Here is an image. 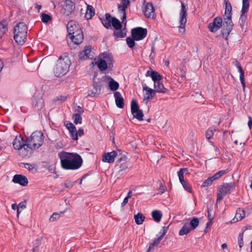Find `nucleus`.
Listing matches in <instances>:
<instances>
[{"instance_id":"obj_1","label":"nucleus","mask_w":252,"mask_h":252,"mask_svg":"<svg viewBox=\"0 0 252 252\" xmlns=\"http://www.w3.org/2000/svg\"><path fill=\"white\" fill-rule=\"evenodd\" d=\"M62 168L75 170L79 169L83 164L82 157L76 153L62 151L58 154Z\"/></svg>"},{"instance_id":"obj_2","label":"nucleus","mask_w":252,"mask_h":252,"mask_svg":"<svg viewBox=\"0 0 252 252\" xmlns=\"http://www.w3.org/2000/svg\"><path fill=\"white\" fill-rule=\"evenodd\" d=\"M71 61L67 56H61L54 68V73L56 77H61L68 71Z\"/></svg>"},{"instance_id":"obj_3","label":"nucleus","mask_w":252,"mask_h":252,"mask_svg":"<svg viewBox=\"0 0 252 252\" xmlns=\"http://www.w3.org/2000/svg\"><path fill=\"white\" fill-rule=\"evenodd\" d=\"M28 27L24 22L17 24L14 29V39L15 42L20 45H23L27 36Z\"/></svg>"},{"instance_id":"obj_4","label":"nucleus","mask_w":252,"mask_h":252,"mask_svg":"<svg viewBox=\"0 0 252 252\" xmlns=\"http://www.w3.org/2000/svg\"><path fill=\"white\" fill-rule=\"evenodd\" d=\"M43 133L39 131L33 132L29 138L26 139L28 148L32 150L38 149L43 143Z\"/></svg>"},{"instance_id":"obj_5","label":"nucleus","mask_w":252,"mask_h":252,"mask_svg":"<svg viewBox=\"0 0 252 252\" xmlns=\"http://www.w3.org/2000/svg\"><path fill=\"white\" fill-rule=\"evenodd\" d=\"M13 146L15 149L20 151L19 155L22 157H29L32 155V150L28 149L26 140H24L21 136L15 137Z\"/></svg>"},{"instance_id":"obj_6","label":"nucleus","mask_w":252,"mask_h":252,"mask_svg":"<svg viewBox=\"0 0 252 252\" xmlns=\"http://www.w3.org/2000/svg\"><path fill=\"white\" fill-rule=\"evenodd\" d=\"M236 184L234 182L223 183L217 190V203L220 201L227 194L235 190Z\"/></svg>"},{"instance_id":"obj_7","label":"nucleus","mask_w":252,"mask_h":252,"mask_svg":"<svg viewBox=\"0 0 252 252\" xmlns=\"http://www.w3.org/2000/svg\"><path fill=\"white\" fill-rule=\"evenodd\" d=\"M223 28L221 30L222 36L225 39H227V37L230 32L232 31L233 24L232 21V16L223 15Z\"/></svg>"},{"instance_id":"obj_8","label":"nucleus","mask_w":252,"mask_h":252,"mask_svg":"<svg viewBox=\"0 0 252 252\" xmlns=\"http://www.w3.org/2000/svg\"><path fill=\"white\" fill-rule=\"evenodd\" d=\"M181 10L180 13V26L179 28V32L180 33H184L185 32V26L186 24L187 21V9L186 7V5L184 4V2L181 1Z\"/></svg>"},{"instance_id":"obj_9","label":"nucleus","mask_w":252,"mask_h":252,"mask_svg":"<svg viewBox=\"0 0 252 252\" xmlns=\"http://www.w3.org/2000/svg\"><path fill=\"white\" fill-rule=\"evenodd\" d=\"M32 106L37 111H40L44 106V100L39 92H36L32 99Z\"/></svg>"},{"instance_id":"obj_10","label":"nucleus","mask_w":252,"mask_h":252,"mask_svg":"<svg viewBox=\"0 0 252 252\" xmlns=\"http://www.w3.org/2000/svg\"><path fill=\"white\" fill-rule=\"evenodd\" d=\"M147 34V30L142 27H137L132 29V37L136 41H139L144 39Z\"/></svg>"},{"instance_id":"obj_11","label":"nucleus","mask_w":252,"mask_h":252,"mask_svg":"<svg viewBox=\"0 0 252 252\" xmlns=\"http://www.w3.org/2000/svg\"><path fill=\"white\" fill-rule=\"evenodd\" d=\"M130 4L129 0H121V4L118 5L119 12L123 15L122 23L124 24L126 23V9L130 6Z\"/></svg>"},{"instance_id":"obj_12","label":"nucleus","mask_w":252,"mask_h":252,"mask_svg":"<svg viewBox=\"0 0 252 252\" xmlns=\"http://www.w3.org/2000/svg\"><path fill=\"white\" fill-rule=\"evenodd\" d=\"M131 111L133 117L139 121L143 120V114L141 110L139 109V106L135 100L131 102Z\"/></svg>"},{"instance_id":"obj_13","label":"nucleus","mask_w":252,"mask_h":252,"mask_svg":"<svg viewBox=\"0 0 252 252\" xmlns=\"http://www.w3.org/2000/svg\"><path fill=\"white\" fill-rule=\"evenodd\" d=\"M75 4L70 0H65L61 10L62 13L66 16H69L74 11Z\"/></svg>"},{"instance_id":"obj_14","label":"nucleus","mask_w":252,"mask_h":252,"mask_svg":"<svg viewBox=\"0 0 252 252\" xmlns=\"http://www.w3.org/2000/svg\"><path fill=\"white\" fill-rule=\"evenodd\" d=\"M143 12L145 17L148 18L155 19L156 15L155 10L153 4L151 2H148L144 7Z\"/></svg>"},{"instance_id":"obj_15","label":"nucleus","mask_w":252,"mask_h":252,"mask_svg":"<svg viewBox=\"0 0 252 252\" xmlns=\"http://www.w3.org/2000/svg\"><path fill=\"white\" fill-rule=\"evenodd\" d=\"M222 20L220 17H216L212 23L208 25V28L212 32H216L222 26Z\"/></svg>"},{"instance_id":"obj_16","label":"nucleus","mask_w":252,"mask_h":252,"mask_svg":"<svg viewBox=\"0 0 252 252\" xmlns=\"http://www.w3.org/2000/svg\"><path fill=\"white\" fill-rule=\"evenodd\" d=\"M114 17H112L110 14L106 13L104 16L99 17L100 21L101 22L103 26L107 29H111V24Z\"/></svg>"},{"instance_id":"obj_17","label":"nucleus","mask_w":252,"mask_h":252,"mask_svg":"<svg viewBox=\"0 0 252 252\" xmlns=\"http://www.w3.org/2000/svg\"><path fill=\"white\" fill-rule=\"evenodd\" d=\"M12 181L22 186H26L28 184V180L27 177L21 174H16L14 176Z\"/></svg>"},{"instance_id":"obj_18","label":"nucleus","mask_w":252,"mask_h":252,"mask_svg":"<svg viewBox=\"0 0 252 252\" xmlns=\"http://www.w3.org/2000/svg\"><path fill=\"white\" fill-rule=\"evenodd\" d=\"M168 229V227H166L165 226L162 227V234L159 236L158 238H155L153 241V243H151L149 247V249L147 252H150V251L153 249L154 247L156 245H158L160 242V241L163 239L164 236L167 232Z\"/></svg>"},{"instance_id":"obj_19","label":"nucleus","mask_w":252,"mask_h":252,"mask_svg":"<svg viewBox=\"0 0 252 252\" xmlns=\"http://www.w3.org/2000/svg\"><path fill=\"white\" fill-rule=\"evenodd\" d=\"M117 156V153L115 151L109 153H106L103 155L102 160L103 162L109 163H113Z\"/></svg>"},{"instance_id":"obj_20","label":"nucleus","mask_w":252,"mask_h":252,"mask_svg":"<svg viewBox=\"0 0 252 252\" xmlns=\"http://www.w3.org/2000/svg\"><path fill=\"white\" fill-rule=\"evenodd\" d=\"M250 3H243L242 8L241 11V16L239 20V22L241 25H243L247 19V17L246 13L248 11Z\"/></svg>"},{"instance_id":"obj_21","label":"nucleus","mask_w":252,"mask_h":252,"mask_svg":"<svg viewBox=\"0 0 252 252\" xmlns=\"http://www.w3.org/2000/svg\"><path fill=\"white\" fill-rule=\"evenodd\" d=\"M146 76L147 77L150 76L154 83H156L158 82L161 81L162 79V77L158 72L153 70H148L146 72Z\"/></svg>"},{"instance_id":"obj_22","label":"nucleus","mask_w":252,"mask_h":252,"mask_svg":"<svg viewBox=\"0 0 252 252\" xmlns=\"http://www.w3.org/2000/svg\"><path fill=\"white\" fill-rule=\"evenodd\" d=\"M80 27L79 25L75 21H70L66 25L68 35H71L76 30Z\"/></svg>"},{"instance_id":"obj_23","label":"nucleus","mask_w":252,"mask_h":252,"mask_svg":"<svg viewBox=\"0 0 252 252\" xmlns=\"http://www.w3.org/2000/svg\"><path fill=\"white\" fill-rule=\"evenodd\" d=\"M101 57L103 58V60H105L106 63H107V64L108 66V68L109 69V70H111L113 66L114 62V60L112 56L109 53L104 52L102 53Z\"/></svg>"},{"instance_id":"obj_24","label":"nucleus","mask_w":252,"mask_h":252,"mask_svg":"<svg viewBox=\"0 0 252 252\" xmlns=\"http://www.w3.org/2000/svg\"><path fill=\"white\" fill-rule=\"evenodd\" d=\"M114 97L115 98V102L116 106L121 109L124 107V99L121 95L119 92H115L114 93Z\"/></svg>"},{"instance_id":"obj_25","label":"nucleus","mask_w":252,"mask_h":252,"mask_svg":"<svg viewBox=\"0 0 252 252\" xmlns=\"http://www.w3.org/2000/svg\"><path fill=\"white\" fill-rule=\"evenodd\" d=\"M104 78H105L107 80H109L108 85L111 91H115L118 89L119 87V84L117 82L113 80V79L110 76H105Z\"/></svg>"},{"instance_id":"obj_26","label":"nucleus","mask_w":252,"mask_h":252,"mask_svg":"<svg viewBox=\"0 0 252 252\" xmlns=\"http://www.w3.org/2000/svg\"><path fill=\"white\" fill-rule=\"evenodd\" d=\"M93 88L94 91H91L89 93L88 96H95L96 94H99L101 91V85L100 82L93 81Z\"/></svg>"},{"instance_id":"obj_27","label":"nucleus","mask_w":252,"mask_h":252,"mask_svg":"<svg viewBox=\"0 0 252 252\" xmlns=\"http://www.w3.org/2000/svg\"><path fill=\"white\" fill-rule=\"evenodd\" d=\"M154 88L158 93L165 94L169 92L168 89L164 87L161 81L154 83Z\"/></svg>"},{"instance_id":"obj_28","label":"nucleus","mask_w":252,"mask_h":252,"mask_svg":"<svg viewBox=\"0 0 252 252\" xmlns=\"http://www.w3.org/2000/svg\"><path fill=\"white\" fill-rule=\"evenodd\" d=\"M70 38L74 44L79 45L83 42L84 39L83 32L78 35L73 34L72 36H70Z\"/></svg>"},{"instance_id":"obj_29","label":"nucleus","mask_w":252,"mask_h":252,"mask_svg":"<svg viewBox=\"0 0 252 252\" xmlns=\"http://www.w3.org/2000/svg\"><path fill=\"white\" fill-rule=\"evenodd\" d=\"M245 217V211L241 209L238 208L236 211V213L235 216V218L233 219L234 220V222H236L239 220H241Z\"/></svg>"},{"instance_id":"obj_30","label":"nucleus","mask_w":252,"mask_h":252,"mask_svg":"<svg viewBox=\"0 0 252 252\" xmlns=\"http://www.w3.org/2000/svg\"><path fill=\"white\" fill-rule=\"evenodd\" d=\"M94 9L93 6L88 4L87 8L86 11L85 18L87 19H91L94 15Z\"/></svg>"},{"instance_id":"obj_31","label":"nucleus","mask_w":252,"mask_h":252,"mask_svg":"<svg viewBox=\"0 0 252 252\" xmlns=\"http://www.w3.org/2000/svg\"><path fill=\"white\" fill-rule=\"evenodd\" d=\"M152 216L155 221L158 222L161 220L162 214L160 211L154 210L152 212Z\"/></svg>"},{"instance_id":"obj_32","label":"nucleus","mask_w":252,"mask_h":252,"mask_svg":"<svg viewBox=\"0 0 252 252\" xmlns=\"http://www.w3.org/2000/svg\"><path fill=\"white\" fill-rule=\"evenodd\" d=\"M111 26H112L115 30H119L122 29L123 25L122 23L116 18L114 17Z\"/></svg>"},{"instance_id":"obj_33","label":"nucleus","mask_w":252,"mask_h":252,"mask_svg":"<svg viewBox=\"0 0 252 252\" xmlns=\"http://www.w3.org/2000/svg\"><path fill=\"white\" fill-rule=\"evenodd\" d=\"M189 223H185L182 228L180 230L179 232V235L180 236H183L184 235H187L189 234L191 231V229L188 226Z\"/></svg>"},{"instance_id":"obj_34","label":"nucleus","mask_w":252,"mask_h":252,"mask_svg":"<svg viewBox=\"0 0 252 252\" xmlns=\"http://www.w3.org/2000/svg\"><path fill=\"white\" fill-rule=\"evenodd\" d=\"M224 3L225 4V12L224 16L231 15L232 16V6L228 0H224Z\"/></svg>"},{"instance_id":"obj_35","label":"nucleus","mask_w":252,"mask_h":252,"mask_svg":"<svg viewBox=\"0 0 252 252\" xmlns=\"http://www.w3.org/2000/svg\"><path fill=\"white\" fill-rule=\"evenodd\" d=\"M97 66L100 71H104L108 68V66L106 63L105 60L100 59L97 63Z\"/></svg>"},{"instance_id":"obj_36","label":"nucleus","mask_w":252,"mask_h":252,"mask_svg":"<svg viewBox=\"0 0 252 252\" xmlns=\"http://www.w3.org/2000/svg\"><path fill=\"white\" fill-rule=\"evenodd\" d=\"M7 22L6 21H2L0 23V38H1L7 31Z\"/></svg>"},{"instance_id":"obj_37","label":"nucleus","mask_w":252,"mask_h":252,"mask_svg":"<svg viewBox=\"0 0 252 252\" xmlns=\"http://www.w3.org/2000/svg\"><path fill=\"white\" fill-rule=\"evenodd\" d=\"M113 35L115 39H118L125 37L126 34V32H124L123 30L121 29V30L114 31Z\"/></svg>"},{"instance_id":"obj_38","label":"nucleus","mask_w":252,"mask_h":252,"mask_svg":"<svg viewBox=\"0 0 252 252\" xmlns=\"http://www.w3.org/2000/svg\"><path fill=\"white\" fill-rule=\"evenodd\" d=\"M134 219L136 223L138 225L142 224L144 220L145 217L141 213H138L134 215Z\"/></svg>"},{"instance_id":"obj_39","label":"nucleus","mask_w":252,"mask_h":252,"mask_svg":"<svg viewBox=\"0 0 252 252\" xmlns=\"http://www.w3.org/2000/svg\"><path fill=\"white\" fill-rule=\"evenodd\" d=\"M199 220L197 218H193L191 220L189 225H190V228L191 230L195 229L199 225Z\"/></svg>"},{"instance_id":"obj_40","label":"nucleus","mask_w":252,"mask_h":252,"mask_svg":"<svg viewBox=\"0 0 252 252\" xmlns=\"http://www.w3.org/2000/svg\"><path fill=\"white\" fill-rule=\"evenodd\" d=\"M185 171H188L187 168H181L178 172L179 179L181 184L185 183V182L184 179V174L185 173Z\"/></svg>"},{"instance_id":"obj_41","label":"nucleus","mask_w":252,"mask_h":252,"mask_svg":"<svg viewBox=\"0 0 252 252\" xmlns=\"http://www.w3.org/2000/svg\"><path fill=\"white\" fill-rule=\"evenodd\" d=\"M227 171L225 170H220L219 171L216 172L214 175H213L211 177L212 178H213V180L215 181L220 178L223 175H225L226 173H227Z\"/></svg>"},{"instance_id":"obj_42","label":"nucleus","mask_w":252,"mask_h":252,"mask_svg":"<svg viewBox=\"0 0 252 252\" xmlns=\"http://www.w3.org/2000/svg\"><path fill=\"white\" fill-rule=\"evenodd\" d=\"M143 90L147 92V94H150L152 99L155 96L156 93H158L155 89H151L146 85L143 87Z\"/></svg>"},{"instance_id":"obj_43","label":"nucleus","mask_w":252,"mask_h":252,"mask_svg":"<svg viewBox=\"0 0 252 252\" xmlns=\"http://www.w3.org/2000/svg\"><path fill=\"white\" fill-rule=\"evenodd\" d=\"M177 73L180 77V80L181 82H183L185 80L186 72L183 68H180Z\"/></svg>"},{"instance_id":"obj_44","label":"nucleus","mask_w":252,"mask_h":252,"mask_svg":"<svg viewBox=\"0 0 252 252\" xmlns=\"http://www.w3.org/2000/svg\"><path fill=\"white\" fill-rule=\"evenodd\" d=\"M72 119L74 120L75 124H81L82 123V117L80 114H74L72 115Z\"/></svg>"},{"instance_id":"obj_45","label":"nucleus","mask_w":252,"mask_h":252,"mask_svg":"<svg viewBox=\"0 0 252 252\" xmlns=\"http://www.w3.org/2000/svg\"><path fill=\"white\" fill-rule=\"evenodd\" d=\"M64 212L65 211H61L59 214L58 213H54L49 219L50 221L52 222L58 220L60 218V215L61 214H63Z\"/></svg>"},{"instance_id":"obj_46","label":"nucleus","mask_w":252,"mask_h":252,"mask_svg":"<svg viewBox=\"0 0 252 252\" xmlns=\"http://www.w3.org/2000/svg\"><path fill=\"white\" fill-rule=\"evenodd\" d=\"M134 40H135L133 37H128L126 38V43L129 48H132L135 46V43Z\"/></svg>"},{"instance_id":"obj_47","label":"nucleus","mask_w":252,"mask_h":252,"mask_svg":"<svg viewBox=\"0 0 252 252\" xmlns=\"http://www.w3.org/2000/svg\"><path fill=\"white\" fill-rule=\"evenodd\" d=\"M214 180L212 178V177H210L207 178L205 181L203 182L202 185V187H207L211 186Z\"/></svg>"},{"instance_id":"obj_48","label":"nucleus","mask_w":252,"mask_h":252,"mask_svg":"<svg viewBox=\"0 0 252 252\" xmlns=\"http://www.w3.org/2000/svg\"><path fill=\"white\" fill-rule=\"evenodd\" d=\"M51 19V17L44 13L41 14V20L43 23H48Z\"/></svg>"},{"instance_id":"obj_49","label":"nucleus","mask_w":252,"mask_h":252,"mask_svg":"<svg viewBox=\"0 0 252 252\" xmlns=\"http://www.w3.org/2000/svg\"><path fill=\"white\" fill-rule=\"evenodd\" d=\"M69 133L70 134V136L71 137L73 140H78V138L77 137V131L76 127L75 129H72L71 130H70Z\"/></svg>"},{"instance_id":"obj_50","label":"nucleus","mask_w":252,"mask_h":252,"mask_svg":"<svg viewBox=\"0 0 252 252\" xmlns=\"http://www.w3.org/2000/svg\"><path fill=\"white\" fill-rule=\"evenodd\" d=\"M84 52L85 53V54L87 56V59H90V58H92V57H91L92 55L91 54V48L90 46H86L85 48H84V49L83 50Z\"/></svg>"},{"instance_id":"obj_51","label":"nucleus","mask_w":252,"mask_h":252,"mask_svg":"<svg viewBox=\"0 0 252 252\" xmlns=\"http://www.w3.org/2000/svg\"><path fill=\"white\" fill-rule=\"evenodd\" d=\"M243 234L244 232L240 233L238 237V244L239 247L240 248H242V247L244 245V242H243Z\"/></svg>"},{"instance_id":"obj_52","label":"nucleus","mask_w":252,"mask_h":252,"mask_svg":"<svg viewBox=\"0 0 252 252\" xmlns=\"http://www.w3.org/2000/svg\"><path fill=\"white\" fill-rule=\"evenodd\" d=\"M181 184L182 185L183 188L186 190H187L189 193L192 192V189L191 187L186 181L185 182V183H183V184Z\"/></svg>"},{"instance_id":"obj_53","label":"nucleus","mask_w":252,"mask_h":252,"mask_svg":"<svg viewBox=\"0 0 252 252\" xmlns=\"http://www.w3.org/2000/svg\"><path fill=\"white\" fill-rule=\"evenodd\" d=\"M214 134V131L212 129H208L206 131V137L207 139H210L213 136Z\"/></svg>"},{"instance_id":"obj_54","label":"nucleus","mask_w":252,"mask_h":252,"mask_svg":"<svg viewBox=\"0 0 252 252\" xmlns=\"http://www.w3.org/2000/svg\"><path fill=\"white\" fill-rule=\"evenodd\" d=\"M65 126L66 128L70 131V130H71L72 129H75V126L71 122H67L66 124H65Z\"/></svg>"},{"instance_id":"obj_55","label":"nucleus","mask_w":252,"mask_h":252,"mask_svg":"<svg viewBox=\"0 0 252 252\" xmlns=\"http://www.w3.org/2000/svg\"><path fill=\"white\" fill-rule=\"evenodd\" d=\"M64 185L66 188H70L73 186L74 183L71 181L66 180L64 183Z\"/></svg>"},{"instance_id":"obj_56","label":"nucleus","mask_w":252,"mask_h":252,"mask_svg":"<svg viewBox=\"0 0 252 252\" xmlns=\"http://www.w3.org/2000/svg\"><path fill=\"white\" fill-rule=\"evenodd\" d=\"M78 57L79 59L80 60H84L87 59L85 53L84 52L83 50L79 53Z\"/></svg>"},{"instance_id":"obj_57","label":"nucleus","mask_w":252,"mask_h":252,"mask_svg":"<svg viewBox=\"0 0 252 252\" xmlns=\"http://www.w3.org/2000/svg\"><path fill=\"white\" fill-rule=\"evenodd\" d=\"M11 207H12V209L14 210H15L16 209H17V217H18L19 215L21 212V211H20V209L18 207V206H17L16 205V204H13L11 206Z\"/></svg>"},{"instance_id":"obj_58","label":"nucleus","mask_w":252,"mask_h":252,"mask_svg":"<svg viewBox=\"0 0 252 252\" xmlns=\"http://www.w3.org/2000/svg\"><path fill=\"white\" fill-rule=\"evenodd\" d=\"M22 164H23V163H22ZM24 167L27 169H28L29 171L32 170L33 169L34 167L30 163H24Z\"/></svg>"},{"instance_id":"obj_59","label":"nucleus","mask_w":252,"mask_h":252,"mask_svg":"<svg viewBox=\"0 0 252 252\" xmlns=\"http://www.w3.org/2000/svg\"><path fill=\"white\" fill-rule=\"evenodd\" d=\"M150 99H152L151 96L150 94H147V92L144 94V100H146V103H148Z\"/></svg>"},{"instance_id":"obj_60","label":"nucleus","mask_w":252,"mask_h":252,"mask_svg":"<svg viewBox=\"0 0 252 252\" xmlns=\"http://www.w3.org/2000/svg\"><path fill=\"white\" fill-rule=\"evenodd\" d=\"M75 111L77 112V114H80L81 115L84 113V109L82 107H80V106H78L76 109L75 110Z\"/></svg>"},{"instance_id":"obj_61","label":"nucleus","mask_w":252,"mask_h":252,"mask_svg":"<svg viewBox=\"0 0 252 252\" xmlns=\"http://www.w3.org/2000/svg\"><path fill=\"white\" fill-rule=\"evenodd\" d=\"M18 207H19V209L20 208L22 209H24L26 208V202L25 201L20 202L19 204V205H18Z\"/></svg>"},{"instance_id":"obj_62","label":"nucleus","mask_w":252,"mask_h":252,"mask_svg":"<svg viewBox=\"0 0 252 252\" xmlns=\"http://www.w3.org/2000/svg\"><path fill=\"white\" fill-rule=\"evenodd\" d=\"M126 160V156H123V157H121V158H119L117 159L116 162L117 163H119L123 161L125 162Z\"/></svg>"},{"instance_id":"obj_63","label":"nucleus","mask_w":252,"mask_h":252,"mask_svg":"<svg viewBox=\"0 0 252 252\" xmlns=\"http://www.w3.org/2000/svg\"><path fill=\"white\" fill-rule=\"evenodd\" d=\"M235 65L238 68L239 71L243 69L240 63L237 60L235 61Z\"/></svg>"},{"instance_id":"obj_64","label":"nucleus","mask_w":252,"mask_h":252,"mask_svg":"<svg viewBox=\"0 0 252 252\" xmlns=\"http://www.w3.org/2000/svg\"><path fill=\"white\" fill-rule=\"evenodd\" d=\"M165 189H166V187L165 186H164V185H163L162 184H161L160 185V187H159V190H160V193L161 194H162L164 192V191H165Z\"/></svg>"}]
</instances>
